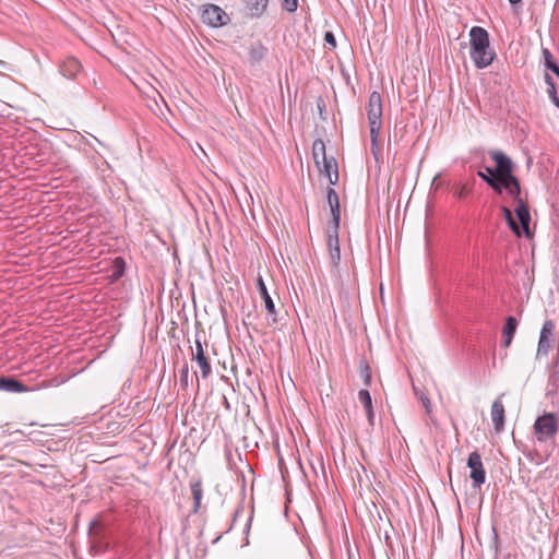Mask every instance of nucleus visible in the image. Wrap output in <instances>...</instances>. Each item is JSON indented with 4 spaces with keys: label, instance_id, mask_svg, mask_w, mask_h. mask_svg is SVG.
<instances>
[{
    "label": "nucleus",
    "instance_id": "1",
    "mask_svg": "<svg viewBox=\"0 0 559 559\" xmlns=\"http://www.w3.org/2000/svg\"><path fill=\"white\" fill-rule=\"evenodd\" d=\"M489 155L496 167H486V171L490 176H485L483 171H478V176L493 190L501 192V188H504L511 197H518L521 193V187L519 180L512 174L513 163L511 158L501 151H492Z\"/></svg>",
    "mask_w": 559,
    "mask_h": 559
},
{
    "label": "nucleus",
    "instance_id": "2",
    "mask_svg": "<svg viewBox=\"0 0 559 559\" xmlns=\"http://www.w3.org/2000/svg\"><path fill=\"white\" fill-rule=\"evenodd\" d=\"M471 37V58L478 69L490 66L495 58V52L489 48V37L486 29L479 26L472 27Z\"/></svg>",
    "mask_w": 559,
    "mask_h": 559
},
{
    "label": "nucleus",
    "instance_id": "3",
    "mask_svg": "<svg viewBox=\"0 0 559 559\" xmlns=\"http://www.w3.org/2000/svg\"><path fill=\"white\" fill-rule=\"evenodd\" d=\"M367 116L370 128L371 152L376 158L380 153L379 134L382 127V98L380 93L372 92L368 99Z\"/></svg>",
    "mask_w": 559,
    "mask_h": 559
},
{
    "label": "nucleus",
    "instance_id": "4",
    "mask_svg": "<svg viewBox=\"0 0 559 559\" xmlns=\"http://www.w3.org/2000/svg\"><path fill=\"white\" fill-rule=\"evenodd\" d=\"M536 439L539 442H545L554 438L559 430V420L556 414L545 413L538 416L533 426Z\"/></svg>",
    "mask_w": 559,
    "mask_h": 559
},
{
    "label": "nucleus",
    "instance_id": "5",
    "mask_svg": "<svg viewBox=\"0 0 559 559\" xmlns=\"http://www.w3.org/2000/svg\"><path fill=\"white\" fill-rule=\"evenodd\" d=\"M192 360L200 368L202 378L206 379L212 372L210 348L206 342L203 344L199 338L195 340L194 348L192 349Z\"/></svg>",
    "mask_w": 559,
    "mask_h": 559
},
{
    "label": "nucleus",
    "instance_id": "6",
    "mask_svg": "<svg viewBox=\"0 0 559 559\" xmlns=\"http://www.w3.org/2000/svg\"><path fill=\"white\" fill-rule=\"evenodd\" d=\"M201 17L205 24L214 27L226 25L229 21L228 14L215 4L204 5Z\"/></svg>",
    "mask_w": 559,
    "mask_h": 559
},
{
    "label": "nucleus",
    "instance_id": "7",
    "mask_svg": "<svg viewBox=\"0 0 559 559\" xmlns=\"http://www.w3.org/2000/svg\"><path fill=\"white\" fill-rule=\"evenodd\" d=\"M258 289H259L262 300L264 301V307L266 310L267 325H270L272 328H276L278 319H277V312L275 310V305L267 292V288L265 286L263 278L261 276L258 277Z\"/></svg>",
    "mask_w": 559,
    "mask_h": 559
},
{
    "label": "nucleus",
    "instance_id": "8",
    "mask_svg": "<svg viewBox=\"0 0 559 559\" xmlns=\"http://www.w3.org/2000/svg\"><path fill=\"white\" fill-rule=\"evenodd\" d=\"M467 466L471 468L469 477L473 480L474 487H479L486 480V472L478 452L474 451L469 454Z\"/></svg>",
    "mask_w": 559,
    "mask_h": 559
},
{
    "label": "nucleus",
    "instance_id": "9",
    "mask_svg": "<svg viewBox=\"0 0 559 559\" xmlns=\"http://www.w3.org/2000/svg\"><path fill=\"white\" fill-rule=\"evenodd\" d=\"M556 325L554 321L547 320L542 328L538 341L537 356H547L554 345V333Z\"/></svg>",
    "mask_w": 559,
    "mask_h": 559
},
{
    "label": "nucleus",
    "instance_id": "10",
    "mask_svg": "<svg viewBox=\"0 0 559 559\" xmlns=\"http://www.w3.org/2000/svg\"><path fill=\"white\" fill-rule=\"evenodd\" d=\"M515 201V207L514 212L518 216V219L520 222V231L524 234L526 237H531L530 231V222H531V215L528 207L524 200L521 198V193L518 197H513Z\"/></svg>",
    "mask_w": 559,
    "mask_h": 559
},
{
    "label": "nucleus",
    "instance_id": "11",
    "mask_svg": "<svg viewBox=\"0 0 559 559\" xmlns=\"http://www.w3.org/2000/svg\"><path fill=\"white\" fill-rule=\"evenodd\" d=\"M321 175H324L330 185H336L338 181V167L334 157L323 160L318 168Z\"/></svg>",
    "mask_w": 559,
    "mask_h": 559
},
{
    "label": "nucleus",
    "instance_id": "12",
    "mask_svg": "<svg viewBox=\"0 0 559 559\" xmlns=\"http://www.w3.org/2000/svg\"><path fill=\"white\" fill-rule=\"evenodd\" d=\"M326 243L330 253V260L333 266H337L341 260L340 245H338V230H326Z\"/></svg>",
    "mask_w": 559,
    "mask_h": 559
},
{
    "label": "nucleus",
    "instance_id": "13",
    "mask_svg": "<svg viewBox=\"0 0 559 559\" xmlns=\"http://www.w3.org/2000/svg\"><path fill=\"white\" fill-rule=\"evenodd\" d=\"M491 420L497 432L504 427V406L500 399L496 400L491 406Z\"/></svg>",
    "mask_w": 559,
    "mask_h": 559
},
{
    "label": "nucleus",
    "instance_id": "14",
    "mask_svg": "<svg viewBox=\"0 0 559 559\" xmlns=\"http://www.w3.org/2000/svg\"><path fill=\"white\" fill-rule=\"evenodd\" d=\"M82 66L75 58H67L60 66V72L67 79H74L81 72Z\"/></svg>",
    "mask_w": 559,
    "mask_h": 559
},
{
    "label": "nucleus",
    "instance_id": "15",
    "mask_svg": "<svg viewBox=\"0 0 559 559\" xmlns=\"http://www.w3.org/2000/svg\"><path fill=\"white\" fill-rule=\"evenodd\" d=\"M270 0H243L251 17H261L267 10Z\"/></svg>",
    "mask_w": 559,
    "mask_h": 559
},
{
    "label": "nucleus",
    "instance_id": "16",
    "mask_svg": "<svg viewBox=\"0 0 559 559\" xmlns=\"http://www.w3.org/2000/svg\"><path fill=\"white\" fill-rule=\"evenodd\" d=\"M518 328V321L514 317H508L502 331L503 334V346L509 347L512 343L513 336Z\"/></svg>",
    "mask_w": 559,
    "mask_h": 559
},
{
    "label": "nucleus",
    "instance_id": "17",
    "mask_svg": "<svg viewBox=\"0 0 559 559\" xmlns=\"http://www.w3.org/2000/svg\"><path fill=\"white\" fill-rule=\"evenodd\" d=\"M0 390L9 391V392H26L28 389L22 382L13 379V378H0Z\"/></svg>",
    "mask_w": 559,
    "mask_h": 559
},
{
    "label": "nucleus",
    "instance_id": "18",
    "mask_svg": "<svg viewBox=\"0 0 559 559\" xmlns=\"http://www.w3.org/2000/svg\"><path fill=\"white\" fill-rule=\"evenodd\" d=\"M312 157L317 168H320V164L328 159L325 152V144L321 139H318L312 144Z\"/></svg>",
    "mask_w": 559,
    "mask_h": 559
},
{
    "label": "nucleus",
    "instance_id": "19",
    "mask_svg": "<svg viewBox=\"0 0 559 559\" xmlns=\"http://www.w3.org/2000/svg\"><path fill=\"white\" fill-rule=\"evenodd\" d=\"M358 400L362 404V406L365 407V409L367 412L368 421L372 425L373 418H374V413H373L372 400H371V395H370L369 391L360 390L358 392Z\"/></svg>",
    "mask_w": 559,
    "mask_h": 559
},
{
    "label": "nucleus",
    "instance_id": "20",
    "mask_svg": "<svg viewBox=\"0 0 559 559\" xmlns=\"http://www.w3.org/2000/svg\"><path fill=\"white\" fill-rule=\"evenodd\" d=\"M191 493L193 497V512H198L201 508V500L203 497L202 481L195 480L191 484Z\"/></svg>",
    "mask_w": 559,
    "mask_h": 559
},
{
    "label": "nucleus",
    "instance_id": "21",
    "mask_svg": "<svg viewBox=\"0 0 559 559\" xmlns=\"http://www.w3.org/2000/svg\"><path fill=\"white\" fill-rule=\"evenodd\" d=\"M501 211L503 213V216L508 223V225L510 226V228L512 229V231L518 236V237H521L522 236V233L520 231V226L519 224L515 222L513 215H512V211L507 207V206H502L501 207Z\"/></svg>",
    "mask_w": 559,
    "mask_h": 559
},
{
    "label": "nucleus",
    "instance_id": "22",
    "mask_svg": "<svg viewBox=\"0 0 559 559\" xmlns=\"http://www.w3.org/2000/svg\"><path fill=\"white\" fill-rule=\"evenodd\" d=\"M265 51L266 49L260 43L252 45L249 49L250 60L252 62H259L263 59Z\"/></svg>",
    "mask_w": 559,
    "mask_h": 559
},
{
    "label": "nucleus",
    "instance_id": "23",
    "mask_svg": "<svg viewBox=\"0 0 559 559\" xmlns=\"http://www.w3.org/2000/svg\"><path fill=\"white\" fill-rule=\"evenodd\" d=\"M543 57L547 69L551 70L557 76H559V67L554 61L551 52L547 49H543Z\"/></svg>",
    "mask_w": 559,
    "mask_h": 559
},
{
    "label": "nucleus",
    "instance_id": "24",
    "mask_svg": "<svg viewBox=\"0 0 559 559\" xmlns=\"http://www.w3.org/2000/svg\"><path fill=\"white\" fill-rule=\"evenodd\" d=\"M332 221L328 225V230H338L340 228V205L335 207V205L330 206Z\"/></svg>",
    "mask_w": 559,
    "mask_h": 559
},
{
    "label": "nucleus",
    "instance_id": "25",
    "mask_svg": "<svg viewBox=\"0 0 559 559\" xmlns=\"http://www.w3.org/2000/svg\"><path fill=\"white\" fill-rule=\"evenodd\" d=\"M328 203L330 206L340 205V200L336 191L333 188H329L326 192Z\"/></svg>",
    "mask_w": 559,
    "mask_h": 559
},
{
    "label": "nucleus",
    "instance_id": "26",
    "mask_svg": "<svg viewBox=\"0 0 559 559\" xmlns=\"http://www.w3.org/2000/svg\"><path fill=\"white\" fill-rule=\"evenodd\" d=\"M423 406L425 407V411L426 413L430 416L431 415V402L429 400V397L427 396V394L425 392H420L419 394L417 393Z\"/></svg>",
    "mask_w": 559,
    "mask_h": 559
},
{
    "label": "nucleus",
    "instance_id": "27",
    "mask_svg": "<svg viewBox=\"0 0 559 559\" xmlns=\"http://www.w3.org/2000/svg\"><path fill=\"white\" fill-rule=\"evenodd\" d=\"M282 7L287 12H295L298 8V0H283Z\"/></svg>",
    "mask_w": 559,
    "mask_h": 559
},
{
    "label": "nucleus",
    "instance_id": "28",
    "mask_svg": "<svg viewBox=\"0 0 559 559\" xmlns=\"http://www.w3.org/2000/svg\"><path fill=\"white\" fill-rule=\"evenodd\" d=\"M455 197L459 199H464L468 194V188L465 183H460L455 187L454 191Z\"/></svg>",
    "mask_w": 559,
    "mask_h": 559
},
{
    "label": "nucleus",
    "instance_id": "29",
    "mask_svg": "<svg viewBox=\"0 0 559 559\" xmlns=\"http://www.w3.org/2000/svg\"><path fill=\"white\" fill-rule=\"evenodd\" d=\"M545 81L548 85V95L550 98H554V96H557V91H556V87H555V83L552 82V79L550 78L549 74H546L545 76Z\"/></svg>",
    "mask_w": 559,
    "mask_h": 559
},
{
    "label": "nucleus",
    "instance_id": "30",
    "mask_svg": "<svg viewBox=\"0 0 559 559\" xmlns=\"http://www.w3.org/2000/svg\"><path fill=\"white\" fill-rule=\"evenodd\" d=\"M361 374L364 377V380H365V384L366 385H369L370 384V381H371V371H370V367L365 364L361 368Z\"/></svg>",
    "mask_w": 559,
    "mask_h": 559
},
{
    "label": "nucleus",
    "instance_id": "31",
    "mask_svg": "<svg viewBox=\"0 0 559 559\" xmlns=\"http://www.w3.org/2000/svg\"><path fill=\"white\" fill-rule=\"evenodd\" d=\"M325 43L330 46L331 49H334L336 47V40L331 32H326L324 35Z\"/></svg>",
    "mask_w": 559,
    "mask_h": 559
},
{
    "label": "nucleus",
    "instance_id": "32",
    "mask_svg": "<svg viewBox=\"0 0 559 559\" xmlns=\"http://www.w3.org/2000/svg\"><path fill=\"white\" fill-rule=\"evenodd\" d=\"M188 376H189V370L187 367H185L181 371V382L187 385L188 383Z\"/></svg>",
    "mask_w": 559,
    "mask_h": 559
},
{
    "label": "nucleus",
    "instance_id": "33",
    "mask_svg": "<svg viewBox=\"0 0 559 559\" xmlns=\"http://www.w3.org/2000/svg\"><path fill=\"white\" fill-rule=\"evenodd\" d=\"M551 100L559 108V97L558 96H554V98H551Z\"/></svg>",
    "mask_w": 559,
    "mask_h": 559
},
{
    "label": "nucleus",
    "instance_id": "34",
    "mask_svg": "<svg viewBox=\"0 0 559 559\" xmlns=\"http://www.w3.org/2000/svg\"><path fill=\"white\" fill-rule=\"evenodd\" d=\"M521 1H522V0H509V2H510L511 4H518V3H520Z\"/></svg>",
    "mask_w": 559,
    "mask_h": 559
},
{
    "label": "nucleus",
    "instance_id": "35",
    "mask_svg": "<svg viewBox=\"0 0 559 559\" xmlns=\"http://www.w3.org/2000/svg\"><path fill=\"white\" fill-rule=\"evenodd\" d=\"M483 174H484L485 176H490L486 170H485V173H483Z\"/></svg>",
    "mask_w": 559,
    "mask_h": 559
}]
</instances>
